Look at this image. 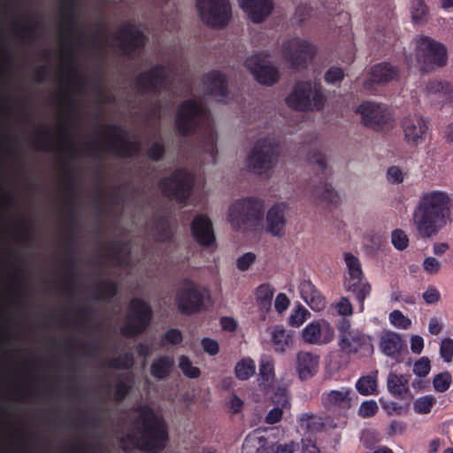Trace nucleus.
Masks as SVG:
<instances>
[{"label": "nucleus", "instance_id": "obj_56", "mask_svg": "<svg viewBox=\"0 0 453 453\" xmlns=\"http://www.w3.org/2000/svg\"><path fill=\"white\" fill-rule=\"evenodd\" d=\"M127 243L119 241H111L108 243L109 256L120 263L123 261L122 254L125 252Z\"/></svg>", "mask_w": 453, "mask_h": 453}, {"label": "nucleus", "instance_id": "obj_62", "mask_svg": "<svg viewBox=\"0 0 453 453\" xmlns=\"http://www.w3.org/2000/svg\"><path fill=\"white\" fill-rule=\"evenodd\" d=\"M431 369L430 360L426 357H422L413 365V372L418 377L426 376Z\"/></svg>", "mask_w": 453, "mask_h": 453}, {"label": "nucleus", "instance_id": "obj_63", "mask_svg": "<svg viewBox=\"0 0 453 453\" xmlns=\"http://www.w3.org/2000/svg\"><path fill=\"white\" fill-rule=\"evenodd\" d=\"M387 179L391 184H399L403 181L404 173L398 166H390L387 171Z\"/></svg>", "mask_w": 453, "mask_h": 453}, {"label": "nucleus", "instance_id": "obj_55", "mask_svg": "<svg viewBox=\"0 0 453 453\" xmlns=\"http://www.w3.org/2000/svg\"><path fill=\"white\" fill-rule=\"evenodd\" d=\"M165 153V145L160 142H155L148 149L146 155L151 161L158 162L164 157Z\"/></svg>", "mask_w": 453, "mask_h": 453}, {"label": "nucleus", "instance_id": "obj_18", "mask_svg": "<svg viewBox=\"0 0 453 453\" xmlns=\"http://www.w3.org/2000/svg\"><path fill=\"white\" fill-rule=\"evenodd\" d=\"M354 393L349 388L340 390H330L322 395L321 401L324 408L332 412L345 413L352 406Z\"/></svg>", "mask_w": 453, "mask_h": 453}, {"label": "nucleus", "instance_id": "obj_1", "mask_svg": "<svg viewBox=\"0 0 453 453\" xmlns=\"http://www.w3.org/2000/svg\"><path fill=\"white\" fill-rule=\"evenodd\" d=\"M451 196L444 190L423 192L411 213V224L419 239L435 236L451 222Z\"/></svg>", "mask_w": 453, "mask_h": 453}, {"label": "nucleus", "instance_id": "obj_11", "mask_svg": "<svg viewBox=\"0 0 453 453\" xmlns=\"http://www.w3.org/2000/svg\"><path fill=\"white\" fill-rule=\"evenodd\" d=\"M196 6L203 22L211 27L223 28L231 19L228 0H196Z\"/></svg>", "mask_w": 453, "mask_h": 453}, {"label": "nucleus", "instance_id": "obj_29", "mask_svg": "<svg viewBox=\"0 0 453 453\" xmlns=\"http://www.w3.org/2000/svg\"><path fill=\"white\" fill-rule=\"evenodd\" d=\"M296 359V369L302 380H305L316 373L319 365V356L311 352L300 351Z\"/></svg>", "mask_w": 453, "mask_h": 453}, {"label": "nucleus", "instance_id": "obj_64", "mask_svg": "<svg viewBox=\"0 0 453 453\" xmlns=\"http://www.w3.org/2000/svg\"><path fill=\"white\" fill-rule=\"evenodd\" d=\"M302 453H321L317 442L311 437L302 438Z\"/></svg>", "mask_w": 453, "mask_h": 453}, {"label": "nucleus", "instance_id": "obj_45", "mask_svg": "<svg viewBox=\"0 0 453 453\" xmlns=\"http://www.w3.org/2000/svg\"><path fill=\"white\" fill-rule=\"evenodd\" d=\"M76 240L74 236H70L65 240V252L68 257L65 259V263L68 269V277L73 280L75 276L76 271V259L74 257V244Z\"/></svg>", "mask_w": 453, "mask_h": 453}, {"label": "nucleus", "instance_id": "obj_41", "mask_svg": "<svg viewBox=\"0 0 453 453\" xmlns=\"http://www.w3.org/2000/svg\"><path fill=\"white\" fill-rule=\"evenodd\" d=\"M61 12L63 24L74 30L77 23L76 0H62Z\"/></svg>", "mask_w": 453, "mask_h": 453}, {"label": "nucleus", "instance_id": "obj_30", "mask_svg": "<svg viewBox=\"0 0 453 453\" xmlns=\"http://www.w3.org/2000/svg\"><path fill=\"white\" fill-rule=\"evenodd\" d=\"M271 330V342L275 352L283 353L293 343V333L287 331L283 326L275 325Z\"/></svg>", "mask_w": 453, "mask_h": 453}, {"label": "nucleus", "instance_id": "obj_6", "mask_svg": "<svg viewBox=\"0 0 453 453\" xmlns=\"http://www.w3.org/2000/svg\"><path fill=\"white\" fill-rule=\"evenodd\" d=\"M278 160V144L269 139H260L253 146L248 155L247 163L250 172L258 174H268Z\"/></svg>", "mask_w": 453, "mask_h": 453}, {"label": "nucleus", "instance_id": "obj_43", "mask_svg": "<svg viewBox=\"0 0 453 453\" xmlns=\"http://www.w3.org/2000/svg\"><path fill=\"white\" fill-rule=\"evenodd\" d=\"M255 362L250 358H243L236 364L234 372L239 380H246L255 373Z\"/></svg>", "mask_w": 453, "mask_h": 453}, {"label": "nucleus", "instance_id": "obj_52", "mask_svg": "<svg viewBox=\"0 0 453 453\" xmlns=\"http://www.w3.org/2000/svg\"><path fill=\"white\" fill-rule=\"evenodd\" d=\"M435 403V398L432 395H425L418 398L413 403L414 411L418 414H427Z\"/></svg>", "mask_w": 453, "mask_h": 453}, {"label": "nucleus", "instance_id": "obj_42", "mask_svg": "<svg viewBox=\"0 0 453 453\" xmlns=\"http://www.w3.org/2000/svg\"><path fill=\"white\" fill-rule=\"evenodd\" d=\"M410 12L412 22L415 24L423 25L428 19L429 9L424 0H412Z\"/></svg>", "mask_w": 453, "mask_h": 453}, {"label": "nucleus", "instance_id": "obj_50", "mask_svg": "<svg viewBox=\"0 0 453 453\" xmlns=\"http://www.w3.org/2000/svg\"><path fill=\"white\" fill-rule=\"evenodd\" d=\"M179 367L183 374L189 379H196L201 374L200 369L194 366L187 356L180 357Z\"/></svg>", "mask_w": 453, "mask_h": 453}, {"label": "nucleus", "instance_id": "obj_8", "mask_svg": "<svg viewBox=\"0 0 453 453\" xmlns=\"http://www.w3.org/2000/svg\"><path fill=\"white\" fill-rule=\"evenodd\" d=\"M317 47L308 40L291 38L282 43L281 52L293 70L305 69L317 54Z\"/></svg>", "mask_w": 453, "mask_h": 453}, {"label": "nucleus", "instance_id": "obj_61", "mask_svg": "<svg viewBox=\"0 0 453 453\" xmlns=\"http://www.w3.org/2000/svg\"><path fill=\"white\" fill-rule=\"evenodd\" d=\"M344 78L343 70L338 66H331L325 73L324 79L325 81L328 84H334L336 82H340Z\"/></svg>", "mask_w": 453, "mask_h": 453}, {"label": "nucleus", "instance_id": "obj_22", "mask_svg": "<svg viewBox=\"0 0 453 453\" xmlns=\"http://www.w3.org/2000/svg\"><path fill=\"white\" fill-rule=\"evenodd\" d=\"M379 349L385 356L399 362L402 355L407 351V345L400 334L383 331L379 337Z\"/></svg>", "mask_w": 453, "mask_h": 453}, {"label": "nucleus", "instance_id": "obj_21", "mask_svg": "<svg viewBox=\"0 0 453 453\" xmlns=\"http://www.w3.org/2000/svg\"><path fill=\"white\" fill-rule=\"evenodd\" d=\"M334 330L325 319L309 323L303 330L302 336L310 344H326L334 339Z\"/></svg>", "mask_w": 453, "mask_h": 453}, {"label": "nucleus", "instance_id": "obj_34", "mask_svg": "<svg viewBox=\"0 0 453 453\" xmlns=\"http://www.w3.org/2000/svg\"><path fill=\"white\" fill-rule=\"evenodd\" d=\"M174 367V359L170 356H161L153 360L150 372L157 380L167 378Z\"/></svg>", "mask_w": 453, "mask_h": 453}, {"label": "nucleus", "instance_id": "obj_2", "mask_svg": "<svg viewBox=\"0 0 453 453\" xmlns=\"http://www.w3.org/2000/svg\"><path fill=\"white\" fill-rule=\"evenodd\" d=\"M134 411L138 412V416L133 424L140 434L136 447L146 453L162 452L169 441L168 427L164 418L148 404L139 405Z\"/></svg>", "mask_w": 453, "mask_h": 453}, {"label": "nucleus", "instance_id": "obj_53", "mask_svg": "<svg viewBox=\"0 0 453 453\" xmlns=\"http://www.w3.org/2000/svg\"><path fill=\"white\" fill-rule=\"evenodd\" d=\"M311 101V110L319 111L324 108L326 103V96L324 95L323 87L320 84L318 83L312 87Z\"/></svg>", "mask_w": 453, "mask_h": 453}, {"label": "nucleus", "instance_id": "obj_9", "mask_svg": "<svg viewBox=\"0 0 453 453\" xmlns=\"http://www.w3.org/2000/svg\"><path fill=\"white\" fill-rule=\"evenodd\" d=\"M204 116V108L196 99L181 102L176 111L175 127L181 137H187L200 127Z\"/></svg>", "mask_w": 453, "mask_h": 453}, {"label": "nucleus", "instance_id": "obj_15", "mask_svg": "<svg viewBox=\"0 0 453 453\" xmlns=\"http://www.w3.org/2000/svg\"><path fill=\"white\" fill-rule=\"evenodd\" d=\"M107 128L109 136L111 138L108 144V149L115 156L128 158L140 152V142L127 140L125 131L119 126L112 124L109 125Z\"/></svg>", "mask_w": 453, "mask_h": 453}, {"label": "nucleus", "instance_id": "obj_57", "mask_svg": "<svg viewBox=\"0 0 453 453\" xmlns=\"http://www.w3.org/2000/svg\"><path fill=\"white\" fill-rule=\"evenodd\" d=\"M433 383L437 392H444L450 386L451 375L449 372L439 373L434 377Z\"/></svg>", "mask_w": 453, "mask_h": 453}, {"label": "nucleus", "instance_id": "obj_33", "mask_svg": "<svg viewBox=\"0 0 453 453\" xmlns=\"http://www.w3.org/2000/svg\"><path fill=\"white\" fill-rule=\"evenodd\" d=\"M301 293L304 301L316 311H322L326 306L324 296L317 290L311 282H304L301 286Z\"/></svg>", "mask_w": 453, "mask_h": 453}, {"label": "nucleus", "instance_id": "obj_58", "mask_svg": "<svg viewBox=\"0 0 453 453\" xmlns=\"http://www.w3.org/2000/svg\"><path fill=\"white\" fill-rule=\"evenodd\" d=\"M183 340V337H182V334L180 332V330L177 329V328H171V329H168L163 338H162V341H161V344L162 345H165V344H173V345H177V344H180Z\"/></svg>", "mask_w": 453, "mask_h": 453}, {"label": "nucleus", "instance_id": "obj_23", "mask_svg": "<svg viewBox=\"0 0 453 453\" xmlns=\"http://www.w3.org/2000/svg\"><path fill=\"white\" fill-rule=\"evenodd\" d=\"M394 127L395 119L389 109L385 104L370 101V129L387 133Z\"/></svg>", "mask_w": 453, "mask_h": 453}, {"label": "nucleus", "instance_id": "obj_49", "mask_svg": "<svg viewBox=\"0 0 453 453\" xmlns=\"http://www.w3.org/2000/svg\"><path fill=\"white\" fill-rule=\"evenodd\" d=\"M118 381L114 390V400L118 403L124 401L129 394L131 385L127 381V378L122 374L117 375Z\"/></svg>", "mask_w": 453, "mask_h": 453}, {"label": "nucleus", "instance_id": "obj_35", "mask_svg": "<svg viewBox=\"0 0 453 453\" xmlns=\"http://www.w3.org/2000/svg\"><path fill=\"white\" fill-rule=\"evenodd\" d=\"M297 422L301 429L306 434H319L326 428L323 418L312 413H303L298 418Z\"/></svg>", "mask_w": 453, "mask_h": 453}, {"label": "nucleus", "instance_id": "obj_40", "mask_svg": "<svg viewBox=\"0 0 453 453\" xmlns=\"http://www.w3.org/2000/svg\"><path fill=\"white\" fill-rule=\"evenodd\" d=\"M153 230L156 234V240L162 242H170L173 238L168 217L160 216L155 219Z\"/></svg>", "mask_w": 453, "mask_h": 453}, {"label": "nucleus", "instance_id": "obj_3", "mask_svg": "<svg viewBox=\"0 0 453 453\" xmlns=\"http://www.w3.org/2000/svg\"><path fill=\"white\" fill-rule=\"evenodd\" d=\"M264 218V203L261 199L246 197L237 200L228 210V220L239 230L253 231Z\"/></svg>", "mask_w": 453, "mask_h": 453}, {"label": "nucleus", "instance_id": "obj_60", "mask_svg": "<svg viewBox=\"0 0 453 453\" xmlns=\"http://www.w3.org/2000/svg\"><path fill=\"white\" fill-rule=\"evenodd\" d=\"M391 241L394 247L399 250H403L407 248L409 243V239L406 234L401 229H396L392 232Z\"/></svg>", "mask_w": 453, "mask_h": 453}, {"label": "nucleus", "instance_id": "obj_19", "mask_svg": "<svg viewBox=\"0 0 453 453\" xmlns=\"http://www.w3.org/2000/svg\"><path fill=\"white\" fill-rule=\"evenodd\" d=\"M344 260L348 268V273L344 280L345 288L349 291L357 293V298L363 304L365 298V294L360 286L361 280L363 278V272L359 259L351 253H345Z\"/></svg>", "mask_w": 453, "mask_h": 453}, {"label": "nucleus", "instance_id": "obj_39", "mask_svg": "<svg viewBox=\"0 0 453 453\" xmlns=\"http://www.w3.org/2000/svg\"><path fill=\"white\" fill-rule=\"evenodd\" d=\"M40 25L39 21L31 18L25 24L15 23L14 27L19 36L34 42L39 37L37 28L40 27Z\"/></svg>", "mask_w": 453, "mask_h": 453}, {"label": "nucleus", "instance_id": "obj_26", "mask_svg": "<svg viewBox=\"0 0 453 453\" xmlns=\"http://www.w3.org/2000/svg\"><path fill=\"white\" fill-rule=\"evenodd\" d=\"M203 85L207 95L216 97L219 102H226L228 97L227 80L221 72L210 71L205 76Z\"/></svg>", "mask_w": 453, "mask_h": 453}, {"label": "nucleus", "instance_id": "obj_20", "mask_svg": "<svg viewBox=\"0 0 453 453\" xmlns=\"http://www.w3.org/2000/svg\"><path fill=\"white\" fill-rule=\"evenodd\" d=\"M402 128L407 143L418 146L425 141L428 127L422 116L411 114L403 119Z\"/></svg>", "mask_w": 453, "mask_h": 453}, {"label": "nucleus", "instance_id": "obj_51", "mask_svg": "<svg viewBox=\"0 0 453 453\" xmlns=\"http://www.w3.org/2000/svg\"><path fill=\"white\" fill-rule=\"evenodd\" d=\"M50 134V129L48 126L42 127L35 132V140L39 144L36 148L38 150L50 151L52 150V143L50 140L45 139V135Z\"/></svg>", "mask_w": 453, "mask_h": 453}, {"label": "nucleus", "instance_id": "obj_38", "mask_svg": "<svg viewBox=\"0 0 453 453\" xmlns=\"http://www.w3.org/2000/svg\"><path fill=\"white\" fill-rule=\"evenodd\" d=\"M94 288L96 294L93 298L96 301H110L119 293L118 283L112 280L98 282Z\"/></svg>", "mask_w": 453, "mask_h": 453}, {"label": "nucleus", "instance_id": "obj_31", "mask_svg": "<svg viewBox=\"0 0 453 453\" xmlns=\"http://www.w3.org/2000/svg\"><path fill=\"white\" fill-rule=\"evenodd\" d=\"M366 344V337L358 330L345 334L339 339V346L347 354H355Z\"/></svg>", "mask_w": 453, "mask_h": 453}, {"label": "nucleus", "instance_id": "obj_25", "mask_svg": "<svg viewBox=\"0 0 453 453\" xmlns=\"http://www.w3.org/2000/svg\"><path fill=\"white\" fill-rule=\"evenodd\" d=\"M239 6L254 23L263 22L273 11L272 0H239Z\"/></svg>", "mask_w": 453, "mask_h": 453}, {"label": "nucleus", "instance_id": "obj_24", "mask_svg": "<svg viewBox=\"0 0 453 453\" xmlns=\"http://www.w3.org/2000/svg\"><path fill=\"white\" fill-rule=\"evenodd\" d=\"M311 93L312 84L311 81H298L287 96L286 104L296 111H310L311 110Z\"/></svg>", "mask_w": 453, "mask_h": 453}, {"label": "nucleus", "instance_id": "obj_27", "mask_svg": "<svg viewBox=\"0 0 453 453\" xmlns=\"http://www.w3.org/2000/svg\"><path fill=\"white\" fill-rule=\"evenodd\" d=\"M65 188L66 192L71 196V197L65 201V206L70 219L69 231L73 234L75 232L78 208L73 200L77 191V181L72 171H66L65 173Z\"/></svg>", "mask_w": 453, "mask_h": 453}, {"label": "nucleus", "instance_id": "obj_47", "mask_svg": "<svg viewBox=\"0 0 453 453\" xmlns=\"http://www.w3.org/2000/svg\"><path fill=\"white\" fill-rule=\"evenodd\" d=\"M388 320L393 326L399 329L407 330L411 326V319L399 310L392 311L388 315Z\"/></svg>", "mask_w": 453, "mask_h": 453}, {"label": "nucleus", "instance_id": "obj_4", "mask_svg": "<svg viewBox=\"0 0 453 453\" xmlns=\"http://www.w3.org/2000/svg\"><path fill=\"white\" fill-rule=\"evenodd\" d=\"M210 298L209 291L194 280L184 278L176 290V303L183 315L196 314L205 309V300Z\"/></svg>", "mask_w": 453, "mask_h": 453}, {"label": "nucleus", "instance_id": "obj_14", "mask_svg": "<svg viewBox=\"0 0 453 453\" xmlns=\"http://www.w3.org/2000/svg\"><path fill=\"white\" fill-rule=\"evenodd\" d=\"M115 38L119 42V47L124 56L134 58L136 51L143 50L147 42V36L134 23L124 22L118 30Z\"/></svg>", "mask_w": 453, "mask_h": 453}, {"label": "nucleus", "instance_id": "obj_16", "mask_svg": "<svg viewBox=\"0 0 453 453\" xmlns=\"http://www.w3.org/2000/svg\"><path fill=\"white\" fill-rule=\"evenodd\" d=\"M244 64L259 84L273 86L280 79L279 69L260 54L248 58Z\"/></svg>", "mask_w": 453, "mask_h": 453}, {"label": "nucleus", "instance_id": "obj_28", "mask_svg": "<svg viewBox=\"0 0 453 453\" xmlns=\"http://www.w3.org/2000/svg\"><path fill=\"white\" fill-rule=\"evenodd\" d=\"M287 204L278 203L273 205L266 214L267 231L274 236H280L286 225Z\"/></svg>", "mask_w": 453, "mask_h": 453}, {"label": "nucleus", "instance_id": "obj_36", "mask_svg": "<svg viewBox=\"0 0 453 453\" xmlns=\"http://www.w3.org/2000/svg\"><path fill=\"white\" fill-rule=\"evenodd\" d=\"M387 386L392 395L403 396L409 390V378L403 374H397L395 372H390Z\"/></svg>", "mask_w": 453, "mask_h": 453}, {"label": "nucleus", "instance_id": "obj_32", "mask_svg": "<svg viewBox=\"0 0 453 453\" xmlns=\"http://www.w3.org/2000/svg\"><path fill=\"white\" fill-rule=\"evenodd\" d=\"M398 76V70L388 63H380L370 71V83H386Z\"/></svg>", "mask_w": 453, "mask_h": 453}, {"label": "nucleus", "instance_id": "obj_7", "mask_svg": "<svg viewBox=\"0 0 453 453\" xmlns=\"http://www.w3.org/2000/svg\"><path fill=\"white\" fill-rule=\"evenodd\" d=\"M167 68L156 64L150 69L138 73L134 80V88L140 95H158L170 89Z\"/></svg>", "mask_w": 453, "mask_h": 453}, {"label": "nucleus", "instance_id": "obj_13", "mask_svg": "<svg viewBox=\"0 0 453 453\" xmlns=\"http://www.w3.org/2000/svg\"><path fill=\"white\" fill-rule=\"evenodd\" d=\"M308 159L311 163H314L319 166L323 175V180L319 181V185L314 187L312 196L321 203L334 206L338 205L341 202V197L326 180L327 165L325 155L318 150L309 154Z\"/></svg>", "mask_w": 453, "mask_h": 453}, {"label": "nucleus", "instance_id": "obj_54", "mask_svg": "<svg viewBox=\"0 0 453 453\" xmlns=\"http://www.w3.org/2000/svg\"><path fill=\"white\" fill-rule=\"evenodd\" d=\"M310 315L309 311L300 305L291 312L288 318V324L292 326H300Z\"/></svg>", "mask_w": 453, "mask_h": 453}, {"label": "nucleus", "instance_id": "obj_17", "mask_svg": "<svg viewBox=\"0 0 453 453\" xmlns=\"http://www.w3.org/2000/svg\"><path fill=\"white\" fill-rule=\"evenodd\" d=\"M193 239L202 247H211L216 242V236L211 219L204 214L196 215L190 224Z\"/></svg>", "mask_w": 453, "mask_h": 453}, {"label": "nucleus", "instance_id": "obj_37", "mask_svg": "<svg viewBox=\"0 0 453 453\" xmlns=\"http://www.w3.org/2000/svg\"><path fill=\"white\" fill-rule=\"evenodd\" d=\"M452 88L447 82L433 81H429L426 86L427 96L438 102L446 101L449 97Z\"/></svg>", "mask_w": 453, "mask_h": 453}, {"label": "nucleus", "instance_id": "obj_48", "mask_svg": "<svg viewBox=\"0 0 453 453\" xmlns=\"http://www.w3.org/2000/svg\"><path fill=\"white\" fill-rule=\"evenodd\" d=\"M259 376L263 383H270L274 378L273 362L271 358H262L259 365Z\"/></svg>", "mask_w": 453, "mask_h": 453}, {"label": "nucleus", "instance_id": "obj_44", "mask_svg": "<svg viewBox=\"0 0 453 453\" xmlns=\"http://www.w3.org/2000/svg\"><path fill=\"white\" fill-rule=\"evenodd\" d=\"M274 288L269 284H261L256 290L257 302L260 308L267 309L271 306Z\"/></svg>", "mask_w": 453, "mask_h": 453}, {"label": "nucleus", "instance_id": "obj_12", "mask_svg": "<svg viewBox=\"0 0 453 453\" xmlns=\"http://www.w3.org/2000/svg\"><path fill=\"white\" fill-rule=\"evenodd\" d=\"M416 58L424 70L441 66L446 61V50L441 43L429 37L420 36L416 40Z\"/></svg>", "mask_w": 453, "mask_h": 453}, {"label": "nucleus", "instance_id": "obj_10", "mask_svg": "<svg viewBox=\"0 0 453 453\" xmlns=\"http://www.w3.org/2000/svg\"><path fill=\"white\" fill-rule=\"evenodd\" d=\"M194 184L193 175L184 168H178L168 177L159 180V188L170 199L185 203L189 197Z\"/></svg>", "mask_w": 453, "mask_h": 453}, {"label": "nucleus", "instance_id": "obj_46", "mask_svg": "<svg viewBox=\"0 0 453 453\" xmlns=\"http://www.w3.org/2000/svg\"><path fill=\"white\" fill-rule=\"evenodd\" d=\"M134 365V356L131 352H126L109 360L107 365L112 369H130Z\"/></svg>", "mask_w": 453, "mask_h": 453}, {"label": "nucleus", "instance_id": "obj_59", "mask_svg": "<svg viewBox=\"0 0 453 453\" xmlns=\"http://www.w3.org/2000/svg\"><path fill=\"white\" fill-rule=\"evenodd\" d=\"M440 356L444 362L449 363L453 357V339L444 338L441 342Z\"/></svg>", "mask_w": 453, "mask_h": 453}, {"label": "nucleus", "instance_id": "obj_5", "mask_svg": "<svg viewBox=\"0 0 453 453\" xmlns=\"http://www.w3.org/2000/svg\"><path fill=\"white\" fill-rule=\"evenodd\" d=\"M153 311L149 303L140 297L130 300L127 311V323L121 333L127 337H134L143 334L151 323Z\"/></svg>", "mask_w": 453, "mask_h": 453}]
</instances>
